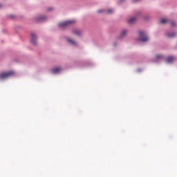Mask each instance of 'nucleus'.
<instances>
[{
    "label": "nucleus",
    "instance_id": "obj_15",
    "mask_svg": "<svg viewBox=\"0 0 177 177\" xmlns=\"http://www.w3.org/2000/svg\"><path fill=\"white\" fill-rule=\"evenodd\" d=\"M46 17L44 16L41 17L40 18H39V20H45Z\"/></svg>",
    "mask_w": 177,
    "mask_h": 177
},
{
    "label": "nucleus",
    "instance_id": "obj_2",
    "mask_svg": "<svg viewBox=\"0 0 177 177\" xmlns=\"http://www.w3.org/2000/svg\"><path fill=\"white\" fill-rule=\"evenodd\" d=\"M73 23H75V20H70L66 21L65 22H62L59 24V28H66V27H68L70 24H73Z\"/></svg>",
    "mask_w": 177,
    "mask_h": 177
},
{
    "label": "nucleus",
    "instance_id": "obj_6",
    "mask_svg": "<svg viewBox=\"0 0 177 177\" xmlns=\"http://www.w3.org/2000/svg\"><path fill=\"white\" fill-rule=\"evenodd\" d=\"M73 34L75 35H77V37H80V35H82V30H78V29H75L73 31Z\"/></svg>",
    "mask_w": 177,
    "mask_h": 177
},
{
    "label": "nucleus",
    "instance_id": "obj_20",
    "mask_svg": "<svg viewBox=\"0 0 177 177\" xmlns=\"http://www.w3.org/2000/svg\"><path fill=\"white\" fill-rule=\"evenodd\" d=\"M48 10H52V8H48Z\"/></svg>",
    "mask_w": 177,
    "mask_h": 177
},
{
    "label": "nucleus",
    "instance_id": "obj_21",
    "mask_svg": "<svg viewBox=\"0 0 177 177\" xmlns=\"http://www.w3.org/2000/svg\"><path fill=\"white\" fill-rule=\"evenodd\" d=\"M1 7H2V5L0 4V8H1Z\"/></svg>",
    "mask_w": 177,
    "mask_h": 177
},
{
    "label": "nucleus",
    "instance_id": "obj_3",
    "mask_svg": "<svg viewBox=\"0 0 177 177\" xmlns=\"http://www.w3.org/2000/svg\"><path fill=\"white\" fill-rule=\"evenodd\" d=\"M139 41H141L142 42H147V41H149V37H147L145 32H139Z\"/></svg>",
    "mask_w": 177,
    "mask_h": 177
},
{
    "label": "nucleus",
    "instance_id": "obj_13",
    "mask_svg": "<svg viewBox=\"0 0 177 177\" xmlns=\"http://www.w3.org/2000/svg\"><path fill=\"white\" fill-rule=\"evenodd\" d=\"M167 21H168V20H167V19L163 18L160 19V24H165V23H167Z\"/></svg>",
    "mask_w": 177,
    "mask_h": 177
},
{
    "label": "nucleus",
    "instance_id": "obj_16",
    "mask_svg": "<svg viewBox=\"0 0 177 177\" xmlns=\"http://www.w3.org/2000/svg\"><path fill=\"white\" fill-rule=\"evenodd\" d=\"M10 19H15V15H10Z\"/></svg>",
    "mask_w": 177,
    "mask_h": 177
},
{
    "label": "nucleus",
    "instance_id": "obj_19",
    "mask_svg": "<svg viewBox=\"0 0 177 177\" xmlns=\"http://www.w3.org/2000/svg\"><path fill=\"white\" fill-rule=\"evenodd\" d=\"M134 1V2H137V1H139V0H133Z\"/></svg>",
    "mask_w": 177,
    "mask_h": 177
},
{
    "label": "nucleus",
    "instance_id": "obj_18",
    "mask_svg": "<svg viewBox=\"0 0 177 177\" xmlns=\"http://www.w3.org/2000/svg\"><path fill=\"white\" fill-rule=\"evenodd\" d=\"M98 13H103V10H98Z\"/></svg>",
    "mask_w": 177,
    "mask_h": 177
},
{
    "label": "nucleus",
    "instance_id": "obj_12",
    "mask_svg": "<svg viewBox=\"0 0 177 177\" xmlns=\"http://www.w3.org/2000/svg\"><path fill=\"white\" fill-rule=\"evenodd\" d=\"M156 60H160L161 59H162V55H156L155 57Z\"/></svg>",
    "mask_w": 177,
    "mask_h": 177
},
{
    "label": "nucleus",
    "instance_id": "obj_11",
    "mask_svg": "<svg viewBox=\"0 0 177 177\" xmlns=\"http://www.w3.org/2000/svg\"><path fill=\"white\" fill-rule=\"evenodd\" d=\"M176 33L175 32H173V33H168L167 34V37L169 38H174V37H176Z\"/></svg>",
    "mask_w": 177,
    "mask_h": 177
},
{
    "label": "nucleus",
    "instance_id": "obj_9",
    "mask_svg": "<svg viewBox=\"0 0 177 177\" xmlns=\"http://www.w3.org/2000/svg\"><path fill=\"white\" fill-rule=\"evenodd\" d=\"M128 34V30H124L122 31L121 35H120V38H124Z\"/></svg>",
    "mask_w": 177,
    "mask_h": 177
},
{
    "label": "nucleus",
    "instance_id": "obj_10",
    "mask_svg": "<svg viewBox=\"0 0 177 177\" xmlns=\"http://www.w3.org/2000/svg\"><path fill=\"white\" fill-rule=\"evenodd\" d=\"M68 42H69V44H71L73 46H75L77 45V42H75L74 40L71 39H68Z\"/></svg>",
    "mask_w": 177,
    "mask_h": 177
},
{
    "label": "nucleus",
    "instance_id": "obj_4",
    "mask_svg": "<svg viewBox=\"0 0 177 177\" xmlns=\"http://www.w3.org/2000/svg\"><path fill=\"white\" fill-rule=\"evenodd\" d=\"M30 42L32 44V45H37V35H35V33L32 32L30 34Z\"/></svg>",
    "mask_w": 177,
    "mask_h": 177
},
{
    "label": "nucleus",
    "instance_id": "obj_5",
    "mask_svg": "<svg viewBox=\"0 0 177 177\" xmlns=\"http://www.w3.org/2000/svg\"><path fill=\"white\" fill-rule=\"evenodd\" d=\"M60 71H62V68L60 67H56L51 70V73H53V74H59Z\"/></svg>",
    "mask_w": 177,
    "mask_h": 177
},
{
    "label": "nucleus",
    "instance_id": "obj_7",
    "mask_svg": "<svg viewBox=\"0 0 177 177\" xmlns=\"http://www.w3.org/2000/svg\"><path fill=\"white\" fill-rule=\"evenodd\" d=\"M174 61H175V57H169L166 59L167 63H172Z\"/></svg>",
    "mask_w": 177,
    "mask_h": 177
},
{
    "label": "nucleus",
    "instance_id": "obj_17",
    "mask_svg": "<svg viewBox=\"0 0 177 177\" xmlns=\"http://www.w3.org/2000/svg\"><path fill=\"white\" fill-rule=\"evenodd\" d=\"M175 25H176L175 22H171V26H172L173 27L175 26Z\"/></svg>",
    "mask_w": 177,
    "mask_h": 177
},
{
    "label": "nucleus",
    "instance_id": "obj_14",
    "mask_svg": "<svg viewBox=\"0 0 177 177\" xmlns=\"http://www.w3.org/2000/svg\"><path fill=\"white\" fill-rule=\"evenodd\" d=\"M106 13H108V15H110L111 13H113V10H111V9L107 10Z\"/></svg>",
    "mask_w": 177,
    "mask_h": 177
},
{
    "label": "nucleus",
    "instance_id": "obj_1",
    "mask_svg": "<svg viewBox=\"0 0 177 177\" xmlns=\"http://www.w3.org/2000/svg\"><path fill=\"white\" fill-rule=\"evenodd\" d=\"M12 75H15V72L8 71L0 73V80H5L6 78H8V77H12Z\"/></svg>",
    "mask_w": 177,
    "mask_h": 177
},
{
    "label": "nucleus",
    "instance_id": "obj_8",
    "mask_svg": "<svg viewBox=\"0 0 177 177\" xmlns=\"http://www.w3.org/2000/svg\"><path fill=\"white\" fill-rule=\"evenodd\" d=\"M136 21V17H131L129 19L128 23L129 24H133Z\"/></svg>",
    "mask_w": 177,
    "mask_h": 177
}]
</instances>
